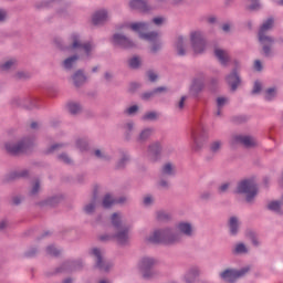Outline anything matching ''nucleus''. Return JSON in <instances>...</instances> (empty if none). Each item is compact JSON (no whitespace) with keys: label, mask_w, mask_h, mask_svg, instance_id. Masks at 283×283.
Listing matches in <instances>:
<instances>
[{"label":"nucleus","mask_w":283,"mask_h":283,"mask_svg":"<svg viewBox=\"0 0 283 283\" xmlns=\"http://www.w3.org/2000/svg\"><path fill=\"white\" fill-rule=\"evenodd\" d=\"M177 229L180 234L182 233L184 235H187V238H191V235H193V226L189 222H179L177 224Z\"/></svg>","instance_id":"5701e85b"},{"label":"nucleus","mask_w":283,"mask_h":283,"mask_svg":"<svg viewBox=\"0 0 283 283\" xmlns=\"http://www.w3.org/2000/svg\"><path fill=\"white\" fill-rule=\"evenodd\" d=\"M65 147V144H55L52 145L48 150L46 154H54V151H59V149H63Z\"/></svg>","instance_id":"bf43d9fd"},{"label":"nucleus","mask_w":283,"mask_h":283,"mask_svg":"<svg viewBox=\"0 0 283 283\" xmlns=\"http://www.w3.org/2000/svg\"><path fill=\"white\" fill-rule=\"evenodd\" d=\"M112 205H114V198H112V195L109 193L105 195L102 201V207H104V209H109Z\"/></svg>","instance_id":"49530a36"},{"label":"nucleus","mask_w":283,"mask_h":283,"mask_svg":"<svg viewBox=\"0 0 283 283\" xmlns=\"http://www.w3.org/2000/svg\"><path fill=\"white\" fill-rule=\"evenodd\" d=\"M153 135H154L153 127L144 128L136 137V143H139V145H143L147 143Z\"/></svg>","instance_id":"4be33fe9"},{"label":"nucleus","mask_w":283,"mask_h":283,"mask_svg":"<svg viewBox=\"0 0 283 283\" xmlns=\"http://www.w3.org/2000/svg\"><path fill=\"white\" fill-rule=\"evenodd\" d=\"M198 275H200V270L191 268L185 275L186 283H196Z\"/></svg>","instance_id":"bb28decb"},{"label":"nucleus","mask_w":283,"mask_h":283,"mask_svg":"<svg viewBox=\"0 0 283 283\" xmlns=\"http://www.w3.org/2000/svg\"><path fill=\"white\" fill-rule=\"evenodd\" d=\"M247 120H249V118L247 116H235L232 118L233 123H237V125H240L242 123H247Z\"/></svg>","instance_id":"69168bd1"},{"label":"nucleus","mask_w":283,"mask_h":283,"mask_svg":"<svg viewBox=\"0 0 283 283\" xmlns=\"http://www.w3.org/2000/svg\"><path fill=\"white\" fill-rule=\"evenodd\" d=\"M39 253V249H36V248H31V249H29L25 253H24V255H25V258H35V255Z\"/></svg>","instance_id":"680f3d73"},{"label":"nucleus","mask_w":283,"mask_h":283,"mask_svg":"<svg viewBox=\"0 0 283 283\" xmlns=\"http://www.w3.org/2000/svg\"><path fill=\"white\" fill-rule=\"evenodd\" d=\"M109 19V12L107 10L102 9L96 11L92 15V23L93 25H103V23H106V21Z\"/></svg>","instance_id":"f3484780"},{"label":"nucleus","mask_w":283,"mask_h":283,"mask_svg":"<svg viewBox=\"0 0 283 283\" xmlns=\"http://www.w3.org/2000/svg\"><path fill=\"white\" fill-rule=\"evenodd\" d=\"M57 159L60 163H64V165H72L74 160H72V157L67 155V153H62L57 156Z\"/></svg>","instance_id":"09e8293b"},{"label":"nucleus","mask_w":283,"mask_h":283,"mask_svg":"<svg viewBox=\"0 0 283 283\" xmlns=\"http://www.w3.org/2000/svg\"><path fill=\"white\" fill-rule=\"evenodd\" d=\"M76 147H77V149H81V151L87 149V140H85V139H77L76 140Z\"/></svg>","instance_id":"052dcab7"},{"label":"nucleus","mask_w":283,"mask_h":283,"mask_svg":"<svg viewBox=\"0 0 283 283\" xmlns=\"http://www.w3.org/2000/svg\"><path fill=\"white\" fill-rule=\"evenodd\" d=\"M160 176L164 178L176 176V166L171 163H167L161 167Z\"/></svg>","instance_id":"393cba45"},{"label":"nucleus","mask_w":283,"mask_h":283,"mask_svg":"<svg viewBox=\"0 0 283 283\" xmlns=\"http://www.w3.org/2000/svg\"><path fill=\"white\" fill-rule=\"evenodd\" d=\"M222 140L220 139L211 142L209 145L210 154H212V156H217V154H220V151L222 150Z\"/></svg>","instance_id":"c9c22d12"},{"label":"nucleus","mask_w":283,"mask_h":283,"mask_svg":"<svg viewBox=\"0 0 283 283\" xmlns=\"http://www.w3.org/2000/svg\"><path fill=\"white\" fill-rule=\"evenodd\" d=\"M69 113L72 114V116H77V114H81L83 112V105L77 102H70L67 104Z\"/></svg>","instance_id":"2f4dec72"},{"label":"nucleus","mask_w":283,"mask_h":283,"mask_svg":"<svg viewBox=\"0 0 283 283\" xmlns=\"http://www.w3.org/2000/svg\"><path fill=\"white\" fill-rule=\"evenodd\" d=\"M262 92V83L260 81H255L252 90V94H260Z\"/></svg>","instance_id":"e2e57ef3"},{"label":"nucleus","mask_w":283,"mask_h":283,"mask_svg":"<svg viewBox=\"0 0 283 283\" xmlns=\"http://www.w3.org/2000/svg\"><path fill=\"white\" fill-rule=\"evenodd\" d=\"M31 77H32V74L28 71H18L14 74V78L17 81H28V78H31Z\"/></svg>","instance_id":"c03bdc74"},{"label":"nucleus","mask_w":283,"mask_h":283,"mask_svg":"<svg viewBox=\"0 0 283 283\" xmlns=\"http://www.w3.org/2000/svg\"><path fill=\"white\" fill-rule=\"evenodd\" d=\"M93 154L95 158H98L99 160H104L106 163L112 160V157L107 153H105V150L95 149Z\"/></svg>","instance_id":"a19ab883"},{"label":"nucleus","mask_w":283,"mask_h":283,"mask_svg":"<svg viewBox=\"0 0 283 283\" xmlns=\"http://www.w3.org/2000/svg\"><path fill=\"white\" fill-rule=\"evenodd\" d=\"M274 23L275 20L273 18H269L263 22L258 33V39L262 45L263 55L266 57L273 56V44L275 43V39H273L271 35H268L266 32H269V30H273Z\"/></svg>","instance_id":"20e7f679"},{"label":"nucleus","mask_w":283,"mask_h":283,"mask_svg":"<svg viewBox=\"0 0 283 283\" xmlns=\"http://www.w3.org/2000/svg\"><path fill=\"white\" fill-rule=\"evenodd\" d=\"M163 154V146L160 143L156 142L148 146L147 157L150 163H158L160 160V155Z\"/></svg>","instance_id":"dca6fc26"},{"label":"nucleus","mask_w":283,"mask_h":283,"mask_svg":"<svg viewBox=\"0 0 283 283\" xmlns=\"http://www.w3.org/2000/svg\"><path fill=\"white\" fill-rule=\"evenodd\" d=\"M214 56L219 61L220 65H222V67H227L231 61L229 51L223 49H214Z\"/></svg>","instance_id":"6ab92c4d"},{"label":"nucleus","mask_w":283,"mask_h":283,"mask_svg":"<svg viewBox=\"0 0 283 283\" xmlns=\"http://www.w3.org/2000/svg\"><path fill=\"white\" fill-rule=\"evenodd\" d=\"M111 222L115 229L113 238L117 244L120 247L129 244V229H132V227L123 221V216L118 212H114L111 217Z\"/></svg>","instance_id":"7ed1b4c3"},{"label":"nucleus","mask_w":283,"mask_h":283,"mask_svg":"<svg viewBox=\"0 0 283 283\" xmlns=\"http://www.w3.org/2000/svg\"><path fill=\"white\" fill-rule=\"evenodd\" d=\"M154 96H156V93L153 90L150 92L143 93L140 97L143 101H149L150 98H154Z\"/></svg>","instance_id":"0e129e2a"},{"label":"nucleus","mask_w":283,"mask_h":283,"mask_svg":"<svg viewBox=\"0 0 283 283\" xmlns=\"http://www.w3.org/2000/svg\"><path fill=\"white\" fill-rule=\"evenodd\" d=\"M69 44H63V40L56 38L54 40V44L59 50L65 51L69 50L70 52H80V54H73L66 57L62 63L63 70L67 72H72L73 69L76 67L78 61H90L94 56V50H96V44L93 42L86 41L83 42L81 35L78 33H72L69 39Z\"/></svg>","instance_id":"f257e3e1"},{"label":"nucleus","mask_w":283,"mask_h":283,"mask_svg":"<svg viewBox=\"0 0 283 283\" xmlns=\"http://www.w3.org/2000/svg\"><path fill=\"white\" fill-rule=\"evenodd\" d=\"M22 105L24 109H34L39 107V105L36 104V98H24V102Z\"/></svg>","instance_id":"37998d69"},{"label":"nucleus","mask_w":283,"mask_h":283,"mask_svg":"<svg viewBox=\"0 0 283 283\" xmlns=\"http://www.w3.org/2000/svg\"><path fill=\"white\" fill-rule=\"evenodd\" d=\"M163 50V42L160 40H157L151 43L150 45V53L156 54L157 52H160Z\"/></svg>","instance_id":"8fccbe9b"},{"label":"nucleus","mask_w":283,"mask_h":283,"mask_svg":"<svg viewBox=\"0 0 283 283\" xmlns=\"http://www.w3.org/2000/svg\"><path fill=\"white\" fill-rule=\"evenodd\" d=\"M143 65V57L135 55L128 60V67L130 70H139V67Z\"/></svg>","instance_id":"4c0bfd02"},{"label":"nucleus","mask_w":283,"mask_h":283,"mask_svg":"<svg viewBox=\"0 0 283 283\" xmlns=\"http://www.w3.org/2000/svg\"><path fill=\"white\" fill-rule=\"evenodd\" d=\"M209 138V135H207V130H205V127L198 126L197 128H193L191 132V139L195 145V151H200L202 149V145L205 140Z\"/></svg>","instance_id":"9b49d317"},{"label":"nucleus","mask_w":283,"mask_h":283,"mask_svg":"<svg viewBox=\"0 0 283 283\" xmlns=\"http://www.w3.org/2000/svg\"><path fill=\"white\" fill-rule=\"evenodd\" d=\"M30 176V170H15L9 174L8 180H18L19 178H28Z\"/></svg>","instance_id":"c756f323"},{"label":"nucleus","mask_w":283,"mask_h":283,"mask_svg":"<svg viewBox=\"0 0 283 283\" xmlns=\"http://www.w3.org/2000/svg\"><path fill=\"white\" fill-rule=\"evenodd\" d=\"M157 220L159 222H169V220H171V213L165 212V211H158L157 212Z\"/></svg>","instance_id":"de8ad7c7"},{"label":"nucleus","mask_w":283,"mask_h":283,"mask_svg":"<svg viewBox=\"0 0 283 283\" xmlns=\"http://www.w3.org/2000/svg\"><path fill=\"white\" fill-rule=\"evenodd\" d=\"M97 200H98V191L94 190L91 202L84 207V212L87 213V216H92V213L96 211Z\"/></svg>","instance_id":"b1692460"},{"label":"nucleus","mask_w":283,"mask_h":283,"mask_svg":"<svg viewBox=\"0 0 283 283\" xmlns=\"http://www.w3.org/2000/svg\"><path fill=\"white\" fill-rule=\"evenodd\" d=\"M248 272L249 268H243L241 270L227 269L220 274V277L223 282L235 283L240 277H244Z\"/></svg>","instance_id":"9d476101"},{"label":"nucleus","mask_w":283,"mask_h":283,"mask_svg":"<svg viewBox=\"0 0 283 283\" xmlns=\"http://www.w3.org/2000/svg\"><path fill=\"white\" fill-rule=\"evenodd\" d=\"M140 87V84L137 83V82H132L129 84V88H128V92H130V94H134V92H136L137 90H139Z\"/></svg>","instance_id":"774afa93"},{"label":"nucleus","mask_w":283,"mask_h":283,"mask_svg":"<svg viewBox=\"0 0 283 283\" xmlns=\"http://www.w3.org/2000/svg\"><path fill=\"white\" fill-rule=\"evenodd\" d=\"M276 96V88L270 87L265 91V101H273Z\"/></svg>","instance_id":"864d4df0"},{"label":"nucleus","mask_w":283,"mask_h":283,"mask_svg":"<svg viewBox=\"0 0 283 283\" xmlns=\"http://www.w3.org/2000/svg\"><path fill=\"white\" fill-rule=\"evenodd\" d=\"M130 30H133L134 32H139L143 33L147 30H149V23L147 22H135L130 24Z\"/></svg>","instance_id":"e433bc0d"},{"label":"nucleus","mask_w":283,"mask_h":283,"mask_svg":"<svg viewBox=\"0 0 283 283\" xmlns=\"http://www.w3.org/2000/svg\"><path fill=\"white\" fill-rule=\"evenodd\" d=\"M17 65H18L17 59H10L3 63H0V72H10V70H14Z\"/></svg>","instance_id":"7c9ffc66"},{"label":"nucleus","mask_w":283,"mask_h":283,"mask_svg":"<svg viewBox=\"0 0 283 283\" xmlns=\"http://www.w3.org/2000/svg\"><path fill=\"white\" fill-rule=\"evenodd\" d=\"M129 9L138 10V12H149V10H151V7H149L147 0H130Z\"/></svg>","instance_id":"aec40b11"},{"label":"nucleus","mask_w":283,"mask_h":283,"mask_svg":"<svg viewBox=\"0 0 283 283\" xmlns=\"http://www.w3.org/2000/svg\"><path fill=\"white\" fill-rule=\"evenodd\" d=\"M127 163H129V155L124 154L116 165L117 169H125Z\"/></svg>","instance_id":"603ef678"},{"label":"nucleus","mask_w":283,"mask_h":283,"mask_svg":"<svg viewBox=\"0 0 283 283\" xmlns=\"http://www.w3.org/2000/svg\"><path fill=\"white\" fill-rule=\"evenodd\" d=\"M24 101H25V98L13 97L11 99V105H12V107H23Z\"/></svg>","instance_id":"6e6d98bb"},{"label":"nucleus","mask_w":283,"mask_h":283,"mask_svg":"<svg viewBox=\"0 0 283 283\" xmlns=\"http://www.w3.org/2000/svg\"><path fill=\"white\" fill-rule=\"evenodd\" d=\"M147 240L151 244H166L171 247L182 240V234L172 228H164L155 230Z\"/></svg>","instance_id":"f03ea898"},{"label":"nucleus","mask_w":283,"mask_h":283,"mask_svg":"<svg viewBox=\"0 0 283 283\" xmlns=\"http://www.w3.org/2000/svg\"><path fill=\"white\" fill-rule=\"evenodd\" d=\"M234 193L245 196V202L253 205L255 198H258V193H260V188H258V184L253 179H243L238 182Z\"/></svg>","instance_id":"39448f33"},{"label":"nucleus","mask_w":283,"mask_h":283,"mask_svg":"<svg viewBox=\"0 0 283 283\" xmlns=\"http://www.w3.org/2000/svg\"><path fill=\"white\" fill-rule=\"evenodd\" d=\"M157 187L159 188V189H164V190H168L169 189V187H171V185L169 184V179L168 178H166V177H163L161 175H160V178H159V180H158V182H157Z\"/></svg>","instance_id":"a18cd8bd"},{"label":"nucleus","mask_w":283,"mask_h":283,"mask_svg":"<svg viewBox=\"0 0 283 283\" xmlns=\"http://www.w3.org/2000/svg\"><path fill=\"white\" fill-rule=\"evenodd\" d=\"M202 90H205V73H198L192 78V84L190 86V94L192 96H198V94H200Z\"/></svg>","instance_id":"2eb2a0df"},{"label":"nucleus","mask_w":283,"mask_h":283,"mask_svg":"<svg viewBox=\"0 0 283 283\" xmlns=\"http://www.w3.org/2000/svg\"><path fill=\"white\" fill-rule=\"evenodd\" d=\"M231 145H242L245 149H255L258 139L251 135H232Z\"/></svg>","instance_id":"6e6552de"},{"label":"nucleus","mask_w":283,"mask_h":283,"mask_svg":"<svg viewBox=\"0 0 283 283\" xmlns=\"http://www.w3.org/2000/svg\"><path fill=\"white\" fill-rule=\"evenodd\" d=\"M65 197H63V195H55L49 199H46L45 205H48L49 207H56V205H61V202H63Z\"/></svg>","instance_id":"ea45409f"},{"label":"nucleus","mask_w":283,"mask_h":283,"mask_svg":"<svg viewBox=\"0 0 283 283\" xmlns=\"http://www.w3.org/2000/svg\"><path fill=\"white\" fill-rule=\"evenodd\" d=\"M92 255L96 258V268L99 269V271H109L112 269L113 264L111 262H107L103 259V252L98 248L92 249Z\"/></svg>","instance_id":"4468645a"},{"label":"nucleus","mask_w":283,"mask_h":283,"mask_svg":"<svg viewBox=\"0 0 283 283\" xmlns=\"http://www.w3.org/2000/svg\"><path fill=\"white\" fill-rule=\"evenodd\" d=\"M229 103V98L227 97H218L217 98V108L218 109H222V107H224V105H227Z\"/></svg>","instance_id":"13d9d810"},{"label":"nucleus","mask_w":283,"mask_h":283,"mask_svg":"<svg viewBox=\"0 0 283 283\" xmlns=\"http://www.w3.org/2000/svg\"><path fill=\"white\" fill-rule=\"evenodd\" d=\"M83 266H84L83 260L77 259V260H73V261H65L55 271H56V273H74L76 271L83 270Z\"/></svg>","instance_id":"ddd939ff"},{"label":"nucleus","mask_w":283,"mask_h":283,"mask_svg":"<svg viewBox=\"0 0 283 283\" xmlns=\"http://www.w3.org/2000/svg\"><path fill=\"white\" fill-rule=\"evenodd\" d=\"M158 264V260L151 258V256H144L139 261V271L142 273V277L144 280H154L158 275L156 270H154V266Z\"/></svg>","instance_id":"0eeeda50"},{"label":"nucleus","mask_w":283,"mask_h":283,"mask_svg":"<svg viewBox=\"0 0 283 283\" xmlns=\"http://www.w3.org/2000/svg\"><path fill=\"white\" fill-rule=\"evenodd\" d=\"M282 207H283V197L281 200H275L268 203V209L270 211H274V213H277L279 216H282L283 213Z\"/></svg>","instance_id":"a878e982"},{"label":"nucleus","mask_w":283,"mask_h":283,"mask_svg":"<svg viewBox=\"0 0 283 283\" xmlns=\"http://www.w3.org/2000/svg\"><path fill=\"white\" fill-rule=\"evenodd\" d=\"M33 146L34 144L30 138L4 143V149L9 156H23V154L31 151Z\"/></svg>","instance_id":"423d86ee"},{"label":"nucleus","mask_w":283,"mask_h":283,"mask_svg":"<svg viewBox=\"0 0 283 283\" xmlns=\"http://www.w3.org/2000/svg\"><path fill=\"white\" fill-rule=\"evenodd\" d=\"M186 101H187V95H184V96L180 97L178 103L175 105V107L178 112H182V109H185V102Z\"/></svg>","instance_id":"4d7b16f0"},{"label":"nucleus","mask_w":283,"mask_h":283,"mask_svg":"<svg viewBox=\"0 0 283 283\" xmlns=\"http://www.w3.org/2000/svg\"><path fill=\"white\" fill-rule=\"evenodd\" d=\"M112 43L115 48H122V50H132V48H136V43L123 33H115L112 38Z\"/></svg>","instance_id":"f8f14e48"},{"label":"nucleus","mask_w":283,"mask_h":283,"mask_svg":"<svg viewBox=\"0 0 283 283\" xmlns=\"http://www.w3.org/2000/svg\"><path fill=\"white\" fill-rule=\"evenodd\" d=\"M226 81L228 85H230L231 91L235 92L238 90V85H240V75L238 74V70L234 69L227 77Z\"/></svg>","instance_id":"412c9836"},{"label":"nucleus","mask_w":283,"mask_h":283,"mask_svg":"<svg viewBox=\"0 0 283 283\" xmlns=\"http://www.w3.org/2000/svg\"><path fill=\"white\" fill-rule=\"evenodd\" d=\"M234 255H242L244 253H249V249L244 243H238L235 248L232 250Z\"/></svg>","instance_id":"79ce46f5"},{"label":"nucleus","mask_w":283,"mask_h":283,"mask_svg":"<svg viewBox=\"0 0 283 283\" xmlns=\"http://www.w3.org/2000/svg\"><path fill=\"white\" fill-rule=\"evenodd\" d=\"M249 4L245 6L247 12H258L262 9L260 0H245Z\"/></svg>","instance_id":"f704fd0d"},{"label":"nucleus","mask_w":283,"mask_h":283,"mask_svg":"<svg viewBox=\"0 0 283 283\" xmlns=\"http://www.w3.org/2000/svg\"><path fill=\"white\" fill-rule=\"evenodd\" d=\"M190 43L195 54H202L207 48V41L200 31H193L190 33Z\"/></svg>","instance_id":"1a4fd4ad"},{"label":"nucleus","mask_w":283,"mask_h":283,"mask_svg":"<svg viewBox=\"0 0 283 283\" xmlns=\"http://www.w3.org/2000/svg\"><path fill=\"white\" fill-rule=\"evenodd\" d=\"M40 192H41V180L35 179L31 184L29 196L30 198H36V196H39Z\"/></svg>","instance_id":"c85d7f7f"},{"label":"nucleus","mask_w":283,"mask_h":283,"mask_svg":"<svg viewBox=\"0 0 283 283\" xmlns=\"http://www.w3.org/2000/svg\"><path fill=\"white\" fill-rule=\"evenodd\" d=\"M158 36H160V34L157 31L139 33V39H143L144 41H149L150 43L158 41Z\"/></svg>","instance_id":"72a5a7b5"},{"label":"nucleus","mask_w":283,"mask_h":283,"mask_svg":"<svg viewBox=\"0 0 283 283\" xmlns=\"http://www.w3.org/2000/svg\"><path fill=\"white\" fill-rule=\"evenodd\" d=\"M72 81L75 87H83V85L87 83V75H85V71L83 69L76 70L72 75Z\"/></svg>","instance_id":"a211bd4d"},{"label":"nucleus","mask_w":283,"mask_h":283,"mask_svg":"<svg viewBox=\"0 0 283 283\" xmlns=\"http://www.w3.org/2000/svg\"><path fill=\"white\" fill-rule=\"evenodd\" d=\"M48 255H51L52 258H59L61 255V250L56 249L54 245H49L46 248Z\"/></svg>","instance_id":"3c124183"},{"label":"nucleus","mask_w":283,"mask_h":283,"mask_svg":"<svg viewBox=\"0 0 283 283\" xmlns=\"http://www.w3.org/2000/svg\"><path fill=\"white\" fill-rule=\"evenodd\" d=\"M61 3V0H44L35 3L36 10H43V8H54Z\"/></svg>","instance_id":"cd10ccee"},{"label":"nucleus","mask_w":283,"mask_h":283,"mask_svg":"<svg viewBox=\"0 0 283 283\" xmlns=\"http://www.w3.org/2000/svg\"><path fill=\"white\" fill-rule=\"evenodd\" d=\"M229 229L231 235H238V231H240V221L238 217H231L229 220Z\"/></svg>","instance_id":"473e14b6"},{"label":"nucleus","mask_w":283,"mask_h":283,"mask_svg":"<svg viewBox=\"0 0 283 283\" xmlns=\"http://www.w3.org/2000/svg\"><path fill=\"white\" fill-rule=\"evenodd\" d=\"M176 51L178 56H185V54H187V50L185 49V38L179 36L177 39Z\"/></svg>","instance_id":"58836bf2"},{"label":"nucleus","mask_w":283,"mask_h":283,"mask_svg":"<svg viewBox=\"0 0 283 283\" xmlns=\"http://www.w3.org/2000/svg\"><path fill=\"white\" fill-rule=\"evenodd\" d=\"M229 187H231V184H229V182L222 184L221 186H219L218 192L227 193V191H229Z\"/></svg>","instance_id":"338daca9"},{"label":"nucleus","mask_w":283,"mask_h":283,"mask_svg":"<svg viewBox=\"0 0 283 283\" xmlns=\"http://www.w3.org/2000/svg\"><path fill=\"white\" fill-rule=\"evenodd\" d=\"M157 118L158 114L156 112H148L142 117L143 120H156Z\"/></svg>","instance_id":"5fc2aeb1"}]
</instances>
